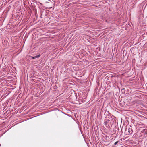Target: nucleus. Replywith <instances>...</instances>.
Instances as JSON below:
<instances>
[{"instance_id":"6","label":"nucleus","mask_w":147,"mask_h":147,"mask_svg":"<svg viewBox=\"0 0 147 147\" xmlns=\"http://www.w3.org/2000/svg\"><path fill=\"white\" fill-rule=\"evenodd\" d=\"M78 94L79 96H80L79 94V93H78Z\"/></svg>"},{"instance_id":"3","label":"nucleus","mask_w":147,"mask_h":147,"mask_svg":"<svg viewBox=\"0 0 147 147\" xmlns=\"http://www.w3.org/2000/svg\"><path fill=\"white\" fill-rule=\"evenodd\" d=\"M39 57H40V55H36L35 56L32 57V59H34L36 58Z\"/></svg>"},{"instance_id":"2","label":"nucleus","mask_w":147,"mask_h":147,"mask_svg":"<svg viewBox=\"0 0 147 147\" xmlns=\"http://www.w3.org/2000/svg\"><path fill=\"white\" fill-rule=\"evenodd\" d=\"M128 132L129 133L128 134H132L133 132L132 129L129 127L128 129Z\"/></svg>"},{"instance_id":"1","label":"nucleus","mask_w":147,"mask_h":147,"mask_svg":"<svg viewBox=\"0 0 147 147\" xmlns=\"http://www.w3.org/2000/svg\"><path fill=\"white\" fill-rule=\"evenodd\" d=\"M109 122V119H106L104 120V123L105 126L107 127Z\"/></svg>"},{"instance_id":"5","label":"nucleus","mask_w":147,"mask_h":147,"mask_svg":"<svg viewBox=\"0 0 147 147\" xmlns=\"http://www.w3.org/2000/svg\"><path fill=\"white\" fill-rule=\"evenodd\" d=\"M75 94L76 95V97H77V93H75Z\"/></svg>"},{"instance_id":"4","label":"nucleus","mask_w":147,"mask_h":147,"mask_svg":"<svg viewBox=\"0 0 147 147\" xmlns=\"http://www.w3.org/2000/svg\"><path fill=\"white\" fill-rule=\"evenodd\" d=\"M119 141H117V142H115L114 143V145H116L118 142H119Z\"/></svg>"},{"instance_id":"7","label":"nucleus","mask_w":147,"mask_h":147,"mask_svg":"<svg viewBox=\"0 0 147 147\" xmlns=\"http://www.w3.org/2000/svg\"><path fill=\"white\" fill-rule=\"evenodd\" d=\"M139 91V92H142L141 91Z\"/></svg>"}]
</instances>
